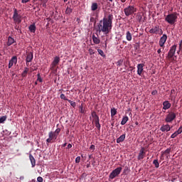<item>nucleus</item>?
I'll return each mask as SVG.
<instances>
[{
  "label": "nucleus",
  "instance_id": "1",
  "mask_svg": "<svg viewBox=\"0 0 182 182\" xmlns=\"http://www.w3.org/2000/svg\"><path fill=\"white\" fill-rule=\"evenodd\" d=\"M97 26V32L99 33L102 32L104 35H109L112 32V28H113V14H109L105 16L103 19L99 22Z\"/></svg>",
  "mask_w": 182,
  "mask_h": 182
},
{
  "label": "nucleus",
  "instance_id": "2",
  "mask_svg": "<svg viewBox=\"0 0 182 182\" xmlns=\"http://www.w3.org/2000/svg\"><path fill=\"white\" fill-rule=\"evenodd\" d=\"M177 49V46L173 45L171 47L168 55L166 56L167 60L169 62H174L176 60V57H174V55H176V50Z\"/></svg>",
  "mask_w": 182,
  "mask_h": 182
},
{
  "label": "nucleus",
  "instance_id": "3",
  "mask_svg": "<svg viewBox=\"0 0 182 182\" xmlns=\"http://www.w3.org/2000/svg\"><path fill=\"white\" fill-rule=\"evenodd\" d=\"M166 22L170 23V25H174L177 22V13L170 14L165 18Z\"/></svg>",
  "mask_w": 182,
  "mask_h": 182
},
{
  "label": "nucleus",
  "instance_id": "4",
  "mask_svg": "<svg viewBox=\"0 0 182 182\" xmlns=\"http://www.w3.org/2000/svg\"><path fill=\"white\" fill-rule=\"evenodd\" d=\"M124 12L126 16H130V15H133L134 12H137V9H136L134 6H129L124 9Z\"/></svg>",
  "mask_w": 182,
  "mask_h": 182
},
{
  "label": "nucleus",
  "instance_id": "5",
  "mask_svg": "<svg viewBox=\"0 0 182 182\" xmlns=\"http://www.w3.org/2000/svg\"><path fill=\"white\" fill-rule=\"evenodd\" d=\"M21 16L18 13V9H14L13 21H14V23L19 25V23H21V22H22V20L21 19Z\"/></svg>",
  "mask_w": 182,
  "mask_h": 182
},
{
  "label": "nucleus",
  "instance_id": "6",
  "mask_svg": "<svg viewBox=\"0 0 182 182\" xmlns=\"http://www.w3.org/2000/svg\"><path fill=\"white\" fill-rule=\"evenodd\" d=\"M122 168L118 167L115 168L114 171L111 172V173L109 176V180H113V178H115V177H117L120 173H122Z\"/></svg>",
  "mask_w": 182,
  "mask_h": 182
},
{
  "label": "nucleus",
  "instance_id": "7",
  "mask_svg": "<svg viewBox=\"0 0 182 182\" xmlns=\"http://www.w3.org/2000/svg\"><path fill=\"white\" fill-rule=\"evenodd\" d=\"M176 117L177 115L176 114V113H174L173 112H171L166 115L165 118V122L166 123H171V122H173V120H174Z\"/></svg>",
  "mask_w": 182,
  "mask_h": 182
},
{
  "label": "nucleus",
  "instance_id": "8",
  "mask_svg": "<svg viewBox=\"0 0 182 182\" xmlns=\"http://www.w3.org/2000/svg\"><path fill=\"white\" fill-rule=\"evenodd\" d=\"M149 33H154L155 35H163V30L160 28L159 26H156L149 30Z\"/></svg>",
  "mask_w": 182,
  "mask_h": 182
},
{
  "label": "nucleus",
  "instance_id": "9",
  "mask_svg": "<svg viewBox=\"0 0 182 182\" xmlns=\"http://www.w3.org/2000/svg\"><path fill=\"white\" fill-rule=\"evenodd\" d=\"M48 139H46V143H53V140L58 139V134L53 132H50L48 134Z\"/></svg>",
  "mask_w": 182,
  "mask_h": 182
},
{
  "label": "nucleus",
  "instance_id": "10",
  "mask_svg": "<svg viewBox=\"0 0 182 182\" xmlns=\"http://www.w3.org/2000/svg\"><path fill=\"white\" fill-rule=\"evenodd\" d=\"M59 62H60V58L58 56L55 57L50 65L53 70L56 68V66H58V65H59Z\"/></svg>",
  "mask_w": 182,
  "mask_h": 182
},
{
  "label": "nucleus",
  "instance_id": "11",
  "mask_svg": "<svg viewBox=\"0 0 182 182\" xmlns=\"http://www.w3.org/2000/svg\"><path fill=\"white\" fill-rule=\"evenodd\" d=\"M16 63H18V57H16V55L13 56L11 58V59L9 60V69H11V68H12L14 65H16Z\"/></svg>",
  "mask_w": 182,
  "mask_h": 182
},
{
  "label": "nucleus",
  "instance_id": "12",
  "mask_svg": "<svg viewBox=\"0 0 182 182\" xmlns=\"http://www.w3.org/2000/svg\"><path fill=\"white\" fill-rule=\"evenodd\" d=\"M166 41L167 35L164 34L159 40V46H161V48H163V49H164V43H166Z\"/></svg>",
  "mask_w": 182,
  "mask_h": 182
},
{
  "label": "nucleus",
  "instance_id": "13",
  "mask_svg": "<svg viewBox=\"0 0 182 182\" xmlns=\"http://www.w3.org/2000/svg\"><path fill=\"white\" fill-rule=\"evenodd\" d=\"M91 117H92V123H96L97 122H100V119L99 118V115L96 113L95 111H92L91 112Z\"/></svg>",
  "mask_w": 182,
  "mask_h": 182
},
{
  "label": "nucleus",
  "instance_id": "14",
  "mask_svg": "<svg viewBox=\"0 0 182 182\" xmlns=\"http://www.w3.org/2000/svg\"><path fill=\"white\" fill-rule=\"evenodd\" d=\"M136 68H137V75H139V76H141V73H143V70H144L143 68H144V64L139 63L137 65Z\"/></svg>",
  "mask_w": 182,
  "mask_h": 182
},
{
  "label": "nucleus",
  "instance_id": "15",
  "mask_svg": "<svg viewBox=\"0 0 182 182\" xmlns=\"http://www.w3.org/2000/svg\"><path fill=\"white\" fill-rule=\"evenodd\" d=\"M161 132H170L171 127L168 124H163L160 128Z\"/></svg>",
  "mask_w": 182,
  "mask_h": 182
},
{
  "label": "nucleus",
  "instance_id": "16",
  "mask_svg": "<svg viewBox=\"0 0 182 182\" xmlns=\"http://www.w3.org/2000/svg\"><path fill=\"white\" fill-rule=\"evenodd\" d=\"M33 60V53L32 52L28 53L26 58V61L27 63H30V62H32Z\"/></svg>",
  "mask_w": 182,
  "mask_h": 182
},
{
  "label": "nucleus",
  "instance_id": "17",
  "mask_svg": "<svg viewBox=\"0 0 182 182\" xmlns=\"http://www.w3.org/2000/svg\"><path fill=\"white\" fill-rule=\"evenodd\" d=\"M145 154L146 152H144V148H141L138 155V160H143V159H144Z\"/></svg>",
  "mask_w": 182,
  "mask_h": 182
},
{
  "label": "nucleus",
  "instance_id": "18",
  "mask_svg": "<svg viewBox=\"0 0 182 182\" xmlns=\"http://www.w3.org/2000/svg\"><path fill=\"white\" fill-rule=\"evenodd\" d=\"M163 106H164L163 107L164 110H167L171 107V104L169 103L168 101H164L163 102Z\"/></svg>",
  "mask_w": 182,
  "mask_h": 182
},
{
  "label": "nucleus",
  "instance_id": "19",
  "mask_svg": "<svg viewBox=\"0 0 182 182\" xmlns=\"http://www.w3.org/2000/svg\"><path fill=\"white\" fill-rule=\"evenodd\" d=\"M92 41L95 45H99L100 43V39L99 38V35H97V36L93 34L92 35Z\"/></svg>",
  "mask_w": 182,
  "mask_h": 182
},
{
  "label": "nucleus",
  "instance_id": "20",
  "mask_svg": "<svg viewBox=\"0 0 182 182\" xmlns=\"http://www.w3.org/2000/svg\"><path fill=\"white\" fill-rule=\"evenodd\" d=\"M14 43H15V39L11 36H9L6 45L8 46H11V45H14Z\"/></svg>",
  "mask_w": 182,
  "mask_h": 182
},
{
  "label": "nucleus",
  "instance_id": "21",
  "mask_svg": "<svg viewBox=\"0 0 182 182\" xmlns=\"http://www.w3.org/2000/svg\"><path fill=\"white\" fill-rule=\"evenodd\" d=\"M29 159H30L32 167H35V166H36V160H35V158L31 154H29Z\"/></svg>",
  "mask_w": 182,
  "mask_h": 182
},
{
  "label": "nucleus",
  "instance_id": "22",
  "mask_svg": "<svg viewBox=\"0 0 182 182\" xmlns=\"http://www.w3.org/2000/svg\"><path fill=\"white\" fill-rule=\"evenodd\" d=\"M126 139V134H124L121 135L119 138L117 139V143H122L124 141V139Z\"/></svg>",
  "mask_w": 182,
  "mask_h": 182
},
{
  "label": "nucleus",
  "instance_id": "23",
  "mask_svg": "<svg viewBox=\"0 0 182 182\" xmlns=\"http://www.w3.org/2000/svg\"><path fill=\"white\" fill-rule=\"evenodd\" d=\"M28 29L30 32H31L32 33H35V32L36 31V26H35V23L31 24L29 26Z\"/></svg>",
  "mask_w": 182,
  "mask_h": 182
},
{
  "label": "nucleus",
  "instance_id": "24",
  "mask_svg": "<svg viewBox=\"0 0 182 182\" xmlns=\"http://www.w3.org/2000/svg\"><path fill=\"white\" fill-rule=\"evenodd\" d=\"M126 39L129 42H130L132 41V39H133V37L132 36V33H130V31H127V33H126Z\"/></svg>",
  "mask_w": 182,
  "mask_h": 182
},
{
  "label": "nucleus",
  "instance_id": "25",
  "mask_svg": "<svg viewBox=\"0 0 182 182\" xmlns=\"http://www.w3.org/2000/svg\"><path fill=\"white\" fill-rule=\"evenodd\" d=\"M127 122H129V117L125 116L122 118V120L121 122L122 126H124V124H126Z\"/></svg>",
  "mask_w": 182,
  "mask_h": 182
},
{
  "label": "nucleus",
  "instance_id": "26",
  "mask_svg": "<svg viewBox=\"0 0 182 182\" xmlns=\"http://www.w3.org/2000/svg\"><path fill=\"white\" fill-rule=\"evenodd\" d=\"M97 8H99V6L97 5V3H92L91 6V10L95 11L97 10Z\"/></svg>",
  "mask_w": 182,
  "mask_h": 182
},
{
  "label": "nucleus",
  "instance_id": "27",
  "mask_svg": "<svg viewBox=\"0 0 182 182\" xmlns=\"http://www.w3.org/2000/svg\"><path fill=\"white\" fill-rule=\"evenodd\" d=\"M28 72H29V68H24V70L21 74L22 77H26V75H28Z\"/></svg>",
  "mask_w": 182,
  "mask_h": 182
},
{
  "label": "nucleus",
  "instance_id": "28",
  "mask_svg": "<svg viewBox=\"0 0 182 182\" xmlns=\"http://www.w3.org/2000/svg\"><path fill=\"white\" fill-rule=\"evenodd\" d=\"M117 114V110L116 108H112L111 109V117H114V116H116Z\"/></svg>",
  "mask_w": 182,
  "mask_h": 182
},
{
  "label": "nucleus",
  "instance_id": "29",
  "mask_svg": "<svg viewBox=\"0 0 182 182\" xmlns=\"http://www.w3.org/2000/svg\"><path fill=\"white\" fill-rule=\"evenodd\" d=\"M153 164L155 166L156 168H159L160 167V164L159 163L158 159H155L153 161Z\"/></svg>",
  "mask_w": 182,
  "mask_h": 182
},
{
  "label": "nucleus",
  "instance_id": "30",
  "mask_svg": "<svg viewBox=\"0 0 182 182\" xmlns=\"http://www.w3.org/2000/svg\"><path fill=\"white\" fill-rule=\"evenodd\" d=\"M170 151H171V148H168L164 152H162L161 158L163 157L164 154H170Z\"/></svg>",
  "mask_w": 182,
  "mask_h": 182
},
{
  "label": "nucleus",
  "instance_id": "31",
  "mask_svg": "<svg viewBox=\"0 0 182 182\" xmlns=\"http://www.w3.org/2000/svg\"><path fill=\"white\" fill-rule=\"evenodd\" d=\"M73 9L69 6L67 7L66 11H65V14H67L68 15H70V14H72Z\"/></svg>",
  "mask_w": 182,
  "mask_h": 182
},
{
  "label": "nucleus",
  "instance_id": "32",
  "mask_svg": "<svg viewBox=\"0 0 182 182\" xmlns=\"http://www.w3.org/2000/svg\"><path fill=\"white\" fill-rule=\"evenodd\" d=\"M95 127L97 129L98 132H100V127H102V126L100 125V122H95Z\"/></svg>",
  "mask_w": 182,
  "mask_h": 182
},
{
  "label": "nucleus",
  "instance_id": "33",
  "mask_svg": "<svg viewBox=\"0 0 182 182\" xmlns=\"http://www.w3.org/2000/svg\"><path fill=\"white\" fill-rule=\"evenodd\" d=\"M178 134H180L177 131H176L173 134H171V139H176V137H177Z\"/></svg>",
  "mask_w": 182,
  "mask_h": 182
},
{
  "label": "nucleus",
  "instance_id": "34",
  "mask_svg": "<svg viewBox=\"0 0 182 182\" xmlns=\"http://www.w3.org/2000/svg\"><path fill=\"white\" fill-rule=\"evenodd\" d=\"M136 19L139 22H141V20L143 19V16H141V14H137Z\"/></svg>",
  "mask_w": 182,
  "mask_h": 182
},
{
  "label": "nucleus",
  "instance_id": "35",
  "mask_svg": "<svg viewBox=\"0 0 182 182\" xmlns=\"http://www.w3.org/2000/svg\"><path fill=\"white\" fill-rule=\"evenodd\" d=\"M97 52L100 56H102V58H105L106 55H105V52H103L102 50L98 49Z\"/></svg>",
  "mask_w": 182,
  "mask_h": 182
},
{
  "label": "nucleus",
  "instance_id": "36",
  "mask_svg": "<svg viewBox=\"0 0 182 182\" xmlns=\"http://www.w3.org/2000/svg\"><path fill=\"white\" fill-rule=\"evenodd\" d=\"M68 103H70L72 107H76V102H75L70 100H68Z\"/></svg>",
  "mask_w": 182,
  "mask_h": 182
},
{
  "label": "nucleus",
  "instance_id": "37",
  "mask_svg": "<svg viewBox=\"0 0 182 182\" xmlns=\"http://www.w3.org/2000/svg\"><path fill=\"white\" fill-rule=\"evenodd\" d=\"M123 65V60L121 59V60H119L117 62V66H122Z\"/></svg>",
  "mask_w": 182,
  "mask_h": 182
},
{
  "label": "nucleus",
  "instance_id": "38",
  "mask_svg": "<svg viewBox=\"0 0 182 182\" xmlns=\"http://www.w3.org/2000/svg\"><path fill=\"white\" fill-rule=\"evenodd\" d=\"M60 99L63 100H67V102L69 100L68 98H66V96H65V94H61L60 96Z\"/></svg>",
  "mask_w": 182,
  "mask_h": 182
},
{
  "label": "nucleus",
  "instance_id": "39",
  "mask_svg": "<svg viewBox=\"0 0 182 182\" xmlns=\"http://www.w3.org/2000/svg\"><path fill=\"white\" fill-rule=\"evenodd\" d=\"M6 120V116H3L0 118V123H4Z\"/></svg>",
  "mask_w": 182,
  "mask_h": 182
},
{
  "label": "nucleus",
  "instance_id": "40",
  "mask_svg": "<svg viewBox=\"0 0 182 182\" xmlns=\"http://www.w3.org/2000/svg\"><path fill=\"white\" fill-rule=\"evenodd\" d=\"M41 1V4L43 5V6H46V4L48 3V0H39Z\"/></svg>",
  "mask_w": 182,
  "mask_h": 182
},
{
  "label": "nucleus",
  "instance_id": "41",
  "mask_svg": "<svg viewBox=\"0 0 182 182\" xmlns=\"http://www.w3.org/2000/svg\"><path fill=\"white\" fill-rule=\"evenodd\" d=\"M37 80L38 81V82H40L41 83H42V77H41V74L40 73H38V75H37Z\"/></svg>",
  "mask_w": 182,
  "mask_h": 182
},
{
  "label": "nucleus",
  "instance_id": "42",
  "mask_svg": "<svg viewBox=\"0 0 182 182\" xmlns=\"http://www.w3.org/2000/svg\"><path fill=\"white\" fill-rule=\"evenodd\" d=\"M53 133H55V134H57L58 136V134L60 133V128H58L57 129H55V131Z\"/></svg>",
  "mask_w": 182,
  "mask_h": 182
},
{
  "label": "nucleus",
  "instance_id": "43",
  "mask_svg": "<svg viewBox=\"0 0 182 182\" xmlns=\"http://www.w3.org/2000/svg\"><path fill=\"white\" fill-rule=\"evenodd\" d=\"M75 163H77V164H78V163H80V156H77L75 159Z\"/></svg>",
  "mask_w": 182,
  "mask_h": 182
},
{
  "label": "nucleus",
  "instance_id": "44",
  "mask_svg": "<svg viewBox=\"0 0 182 182\" xmlns=\"http://www.w3.org/2000/svg\"><path fill=\"white\" fill-rule=\"evenodd\" d=\"M90 22H93V23H96V19L95 18V17H90Z\"/></svg>",
  "mask_w": 182,
  "mask_h": 182
},
{
  "label": "nucleus",
  "instance_id": "45",
  "mask_svg": "<svg viewBox=\"0 0 182 182\" xmlns=\"http://www.w3.org/2000/svg\"><path fill=\"white\" fill-rule=\"evenodd\" d=\"M80 113H82V114L85 113V109H83V106L80 107Z\"/></svg>",
  "mask_w": 182,
  "mask_h": 182
},
{
  "label": "nucleus",
  "instance_id": "46",
  "mask_svg": "<svg viewBox=\"0 0 182 182\" xmlns=\"http://www.w3.org/2000/svg\"><path fill=\"white\" fill-rule=\"evenodd\" d=\"M179 134H181L182 133V127H180L176 131Z\"/></svg>",
  "mask_w": 182,
  "mask_h": 182
},
{
  "label": "nucleus",
  "instance_id": "47",
  "mask_svg": "<svg viewBox=\"0 0 182 182\" xmlns=\"http://www.w3.org/2000/svg\"><path fill=\"white\" fill-rule=\"evenodd\" d=\"M157 93H158L157 90H155L152 91L151 95L153 96H156V95H157Z\"/></svg>",
  "mask_w": 182,
  "mask_h": 182
},
{
  "label": "nucleus",
  "instance_id": "48",
  "mask_svg": "<svg viewBox=\"0 0 182 182\" xmlns=\"http://www.w3.org/2000/svg\"><path fill=\"white\" fill-rule=\"evenodd\" d=\"M30 0H21L22 4H27Z\"/></svg>",
  "mask_w": 182,
  "mask_h": 182
},
{
  "label": "nucleus",
  "instance_id": "49",
  "mask_svg": "<svg viewBox=\"0 0 182 182\" xmlns=\"http://www.w3.org/2000/svg\"><path fill=\"white\" fill-rule=\"evenodd\" d=\"M95 145H91L90 147V150H95Z\"/></svg>",
  "mask_w": 182,
  "mask_h": 182
},
{
  "label": "nucleus",
  "instance_id": "50",
  "mask_svg": "<svg viewBox=\"0 0 182 182\" xmlns=\"http://www.w3.org/2000/svg\"><path fill=\"white\" fill-rule=\"evenodd\" d=\"M89 53H90V55H93V53H95V52H93L92 49H90Z\"/></svg>",
  "mask_w": 182,
  "mask_h": 182
},
{
  "label": "nucleus",
  "instance_id": "51",
  "mask_svg": "<svg viewBox=\"0 0 182 182\" xmlns=\"http://www.w3.org/2000/svg\"><path fill=\"white\" fill-rule=\"evenodd\" d=\"M67 149H72V144H68Z\"/></svg>",
  "mask_w": 182,
  "mask_h": 182
},
{
  "label": "nucleus",
  "instance_id": "52",
  "mask_svg": "<svg viewBox=\"0 0 182 182\" xmlns=\"http://www.w3.org/2000/svg\"><path fill=\"white\" fill-rule=\"evenodd\" d=\"M15 29H16V31H19V26L16 25L15 26Z\"/></svg>",
  "mask_w": 182,
  "mask_h": 182
},
{
  "label": "nucleus",
  "instance_id": "53",
  "mask_svg": "<svg viewBox=\"0 0 182 182\" xmlns=\"http://www.w3.org/2000/svg\"><path fill=\"white\" fill-rule=\"evenodd\" d=\"M157 53H161V48H159V49L157 50Z\"/></svg>",
  "mask_w": 182,
  "mask_h": 182
},
{
  "label": "nucleus",
  "instance_id": "54",
  "mask_svg": "<svg viewBox=\"0 0 182 182\" xmlns=\"http://www.w3.org/2000/svg\"><path fill=\"white\" fill-rule=\"evenodd\" d=\"M68 144V143H65L62 145V147H66V145Z\"/></svg>",
  "mask_w": 182,
  "mask_h": 182
},
{
  "label": "nucleus",
  "instance_id": "55",
  "mask_svg": "<svg viewBox=\"0 0 182 182\" xmlns=\"http://www.w3.org/2000/svg\"><path fill=\"white\" fill-rule=\"evenodd\" d=\"M89 167H90V164H87V168H89Z\"/></svg>",
  "mask_w": 182,
  "mask_h": 182
},
{
  "label": "nucleus",
  "instance_id": "56",
  "mask_svg": "<svg viewBox=\"0 0 182 182\" xmlns=\"http://www.w3.org/2000/svg\"><path fill=\"white\" fill-rule=\"evenodd\" d=\"M121 2L124 3L126 2V0H121Z\"/></svg>",
  "mask_w": 182,
  "mask_h": 182
},
{
  "label": "nucleus",
  "instance_id": "57",
  "mask_svg": "<svg viewBox=\"0 0 182 182\" xmlns=\"http://www.w3.org/2000/svg\"><path fill=\"white\" fill-rule=\"evenodd\" d=\"M26 66H29V63L26 62Z\"/></svg>",
  "mask_w": 182,
  "mask_h": 182
},
{
  "label": "nucleus",
  "instance_id": "58",
  "mask_svg": "<svg viewBox=\"0 0 182 182\" xmlns=\"http://www.w3.org/2000/svg\"><path fill=\"white\" fill-rule=\"evenodd\" d=\"M135 124H136V126H139V122H136Z\"/></svg>",
  "mask_w": 182,
  "mask_h": 182
},
{
  "label": "nucleus",
  "instance_id": "59",
  "mask_svg": "<svg viewBox=\"0 0 182 182\" xmlns=\"http://www.w3.org/2000/svg\"><path fill=\"white\" fill-rule=\"evenodd\" d=\"M180 50H180V49H179V50L177 52L178 54L180 53Z\"/></svg>",
  "mask_w": 182,
  "mask_h": 182
},
{
  "label": "nucleus",
  "instance_id": "60",
  "mask_svg": "<svg viewBox=\"0 0 182 182\" xmlns=\"http://www.w3.org/2000/svg\"><path fill=\"white\" fill-rule=\"evenodd\" d=\"M89 159H92V155H90V156H89Z\"/></svg>",
  "mask_w": 182,
  "mask_h": 182
},
{
  "label": "nucleus",
  "instance_id": "61",
  "mask_svg": "<svg viewBox=\"0 0 182 182\" xmlns=\"http://www.w3.org/2000/svg\"><path fill=\"white\" fill-rule=\"evenodd\" d=\"M109 2H113V0H108Z\"/></svg>",
  "mask_w": 182,
  "mask_h": 182
},
{
  "label": "nucleus",
  "instance_id": "62",
  "mask_svg": "<svg viewBox=\"0 0 182 182\" xmlns=\"http://www.w3.org/2000/svg\"><path fill=\"white\" fill-rule=\"evenodd\" d=\"M123 43H127V42H126V41H123Z\"/></svg>",
  "mask_w": 182,
  "mask_h": 182
},
{
  "label": "nucleus",
  "instance_id": "63",
  "mask_svg": "<svg viewBox=\"0 0 182 182\" xmlns=\"http://www.w3.org/2000/svg\"><path fill=\"white\" fill-rule=\"evenodd\" d=\"M64 2H68V0H64Z\"/></svg>",
  "mask_w": 182,
  "mask_h": 182
},
{
  "label": "nucleus",
  "instance_id": "64",
  "mask_svg": "<svg viewBox=\"0 0 182 182\" xmlns=\"http://www.w3.org/2000/svg\"><path fill=\"white\" fill-rule=\"evenodd\" d=\"M33 70H33V69H31V72H33Z\"/></svg>",
  "mask_w": 182,
  "mask_h": 182
}]
</instances>
